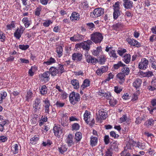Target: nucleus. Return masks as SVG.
<instances>
[{
	"instance_id": "1",
	"label": "nucleus",
	"mask_w": 156,
	"mask_h": 156,
	"mask_svg": "<svg viewBox=\"0 0 156 156\" xmlns=\"http://www.w3.org/2000/svg\"><path fill=\"white\" fill-rule=\"evenodd\" d=\"M103 39L102 34L99 32H95L90 35V40L96 44H100Z\"/></svg>"
},
{
	"instance_id": "2",
	"label": "nucleus",
	"mask_w": 156,
	"mask_h": 156,
	"mask_svg": "<svg viewBox=\"0 0 156 156\" xmlns=\"http://www.w3.org/2000/svg\"><path fill=\"white\" fill-rule=\"evenodd\" d=\"M80 94L78 93H75L74 92H72L70 94L69 96L70 102L73 105L80 101Z\"/></svg>"
},
{
	"instance_id": "3",
	"label": "nucleus",
	"mask_w": 156,
	"mask_h": 156,
	"mask_svg": "<svg viewBox=\"0 0 156 156\" xmlns=\"http://www.w3.org/2000/svg\"><path fill=\"white\" fill-rule=\"evenodd\" d=\"M93 42L90 40H88L77 44L79 48L83 50L88 51L90 48V45L93 44Z\"/></svg>"
},
{
	"instance_id": "4",
	"label": "nucleus",
	"mask_w": 156,
	"mask_h": 156,
	"mask_svg": "<svg viewBox=\"0 0 156 156\" xmlns=\"http://www.w3.org/2000/svg\"><path fill=\"white\" fill-rule=\"evenodd\" d=\"M104 10L102 8H96L93 11V12H91L90 16L93 18L97 17L104 14Z\"/></svg>"
},
{
	"instance_id": "5",
	"label": "nucleus",
	"mask_w": 156,
	"mask_h": 156,
	"mask_svg": "<svg viewBox=\"0 0 156 156\" xmlns=\"http://www.w3.org/2000/svg\"><path fill=\"white\" fill-rule=\"evenodd\" d=\"M97 119L98 121L104 120L107 117V113L106 111L103 109L99 110L97 113Z\"/></svg>"
},
{
	"instance_id": "6",
	"label": "nucleus",
	"mask_w": 156,
	"mask_h": 156,
	"mask_svg": "<svg viewBox=\"0 0 156 156\" xmlns=\"http://www.w3.org/2000/svg\"><path fill=\"white\" fill-rule=\"evenodd\" d=\"M41 99L39 98H36L33 101V108L35 112L40 111L41 108Z\"/></svg>"
},
{
	"instance_id": "7",
	"label": "nucleus",
	"mask_w": 156,
	"mask_h": 156,
	"mask_svg": "<svg viewBox=\"0 0 156 156\" xmlns=\"http://www.w3.org/2000/svg\"><path fill=\"white\" fill-rule=\"evenodd\" d=\"M126 41L128 44L131 46H135L137 48L140 47L141 46V44L139 42L133 38L128 37L126 39Z\"/></svg>"
},
{
	"instance_id": "8",
	"label": "nucleus",
	"mask_w": 156,
	"mask_h": 156,
	"mask_svg": "<svg viewBox=\"0 0 156 156\" xmlns=\"http://www.w3.org/2000/svg\"><path fill=\"white\" fill-rule=\"evenodd\" d=\"M148 63L149 62L147 59L145 58H142L139 63V68L141 70H145L147 67Z\"/></svg>"
},
{
	"instance_id": "9",
	"label": "nucleus",
	"mask_w": 156,
	"mask_h": 156,
	"mask_svg": "<svg viewBox=\"0 0 156 156\" xmlns=\"http://www.w3.org/2000/svg\"><path fill=\"white\" fill-rule=\"evenodd\" d=\"M25 29V28L21 26H20V28H17L14 34V36L18 39H20Z\"/></svg>"
},
{
	"instance_id": "10",
	"label": "nucleus",
	"mask_w": 156,
	"mask_h": 156,
	"mask_svg": "<svg viewBox=\"0 0 156 156\" xmlns=\"http://www.w3.org/2000/svg\"><path fill=\"white\" fill-rule=\"evenodd\" d=\"M82 55L79 52H75L72 55V59L77 62H80L82 58Z\"/></svg>"
},
{
	"instance_id": "11",
	"label": "nucleus",
	"mask_w": 156,
	"mask_h": 156,
	"mask_svg": "<svg viewBox=\"0 0 156 156\" xmlns=\"http://www.w3.org/2000/svg\"><path fill=\"white\" fill-rule=\"evenodd\" d=\"M84 38V36L80 34H77L74 35L73 37H70V40L72 41H81Z\"/></svg>"
},
{
	"instance_id": "12",
	"label": "nucleus",
	"mask_w": 156,
	"mask_h": 156,
	"mask_svg": "<svg viewBox=\"0 0 156 156\" xmlns=\"http://www.w3.org/2000/svg\"><path fill=\"white\" fill-rule=\"evenodd\" d=\"M53 131L55 136L59 137L62 135V129L61 128L58 126H55L53 128Z\"/></svg>"
},
{
	"instance_id": "13",
	"label": "nucleus",
	"mask_w": 156,
	"mask_h": 156,
	"mask_svg": "<svg viewBox=\"0 0 156 156\" xmlns=\"http://www.w3.org/2000/svg\"><path fill=\"white\" fill-rule=\"evenodd\" d=\"M108 70V66H102L97 70L96 73L98 75L101 76L103 73L106 72Z\"/></svg>"
},
{
	"instance_id": "14",
	"label": "nucleus",
	"mask_w": 156,
	"mask_h": 156,
	"mask_svg": "<svg viewBox=\"0 0 156 156\" xmlns=\"http://www.w3.org/2000/svg\"><path fill=\"white\" fill-rule=\"evenodd\" d=\"M86 61L89 63L95 64L98 62L97 59L90 55H87L86 57Z\"/></svg>"
},
{
	"instance_id": "15",
	"label": "nucleus",
	"mask_w": 156,
	"mask_h": 156,
	"mask_svg": "<svg viewBox=\"0 0 156 156\" xmlns=\"http://www.w3.org/2000/svg\"><path fill=\"white\" fill-rule=\"evenodd\" d=\"M43 102L44 103V106L45 108V112L49 114V107L51 105L50 101L48 98H46L43 101Z\"/></svg>"
},
{
	"instance_id": "16",
	"label": "nucleus",
	"mask_w": 156,
	"mask_h": 156,
	"mask_svg": "<svg viewBox=\"0 0 156 156\" xmlns=\"http://www.w3.org/2000/svg\"><path fill=\"white\" fill-rule=\"evenodd\" d=\"M49 71L50 74L52 76H55L57 75H59L58 70L57 67L54 66H51L50 68Z\"/></svg>"
},
{
	"instance_id": "17",
	"label": "nucleus",
	"mask_w": 156,
	"mask_h": 156,
	"mask_svg": "<svg viewBox=\"0 0 156 156\" xmlns=\"http://www.w3.org/2000/svg\"><path fill=\"white\" fill-rule=\"evenodd\" d=\"M123 6L126 9H130L133 7V2L130 0H123Z\"/></svg>"
},
{
	"instance_id": "18",
	"label": "nucleus",
	"mask_w": 156,
	"mask_h": 156,
	"mask_svg": "<svg viewBox=\"0 0 156 156\" xmlns=\"http://www.w3.org/2000/svg\"><path fill=\"white\" fill-rule=\"evenodd\" d=\"M70 20L73 22H75L80 19V15L78 13L76 12H73L70 17Z\"/></svg>"
},
{
	"instance_id": "19",
	"label": "nucleus",
	"mask_w": 156,
	"mask_h": 156,
	"mask_svg": "<svg viewBox=\"0 0 156 156\" xmlns=\"http://www.w3.org/2000/svg\"><path fill=\"white\" fill-rule=\"evenodd\" d=\"M70 83L75 89H78L80 87L79 81L77 79H71Z\"/></svg>"
},
{
	"instance_id": "20",
	"label": "nucleus",
	"mask_w": 156,
	"mask_h": 156,
	"mask_svg": "<svg viewBox=\"0 0 156 156\" xmlns=\"http://www.w3.org/2000/svg\"><path fill=\"white\" fill-rule=\"evenodd\" d=\"M73 136L72 134H69L67 136L65 141L68 144L69 146H71L74 143L73 141Z\"/></svg>"
},
{
	"instance_id": "21",
	"label": "nucleus",
	"mask_w": 156,
	"mask_h": 156,
	"mask_svg": "<svg viewBox=\"0 0 156 156\" xmlns=\"http://www.w3.org/2000/svg\"><path fill=\"white\" fill-rule=\"evenodd\" d=\"M50 73L49 71H46L41 75V78L42 80L48 81L50 80Z\"/></svg>"
},
{
	"instance_id": "22",
	"label": "nucleus",
	"mask_w": 156,
	"mask_h": 156,
	"mask_svg": "<svg viewBox=\"0 0 156 156\" xmlns=\"http://www.w3.org/2000/svg\"><path fill=\"white\" fill-rule=\"evenodd\" d=\"M111 146L109 149L112 151H118V143L117 141H115L112 142L111 143Z\"/></svg>"
},
{
	"instance_id": "23",
	"label": "nucleus",
	"mask_w": 156,
	"mask_h": 156,
	"mask_svg": "<svg viewBox=\"0 0 156 156\" xmlns=\"http://www.w3.org/2000/svg\"><path fill=\"white\" fill-rule=\"evenodd\" d=\"M125 75L122 73H118L116 75V77L120 80L119 83L122 84L124 82L125 80Z\"/></svg>"
},
{
	"instance_id": "24",
	"label": "nucleus",
	"mask_w": 156,
	"mask_h": 156,
	"mask_svg": "<svg viewBox=\"0 0 156 156\" xmlns=\"http://www.w3.org/2000/svg\"><path fill=\"white\" fill-rule=\"evenodd\" d=\"M142 83V81L141 79L138 78L135 80L133 83V86L136 89L139 88L140 86Z\"/></svg>"
},
{
	"instance_id": "25",
	"label": "nucleus",
	"mask_w": 156,
	"mask_h": 156,
	"mask_svg": "<svg viewBox=\"0 0 156 156\" xmlns=\"http://www.w3.org/2000/svg\"><path fill=\"white\" fill-rule=\"evenodd\" d=\"M63 51V48L61 46H59L56 47L55 49V52L57 53L58 58H60L62 55Z\"/></svg>"
},
{
	"instance_id": "26",
	"label": "nucleus",
	"mask_w": 156,
	"mask_h": 156,
	"mask_svg": "<svg viewBox=\"0 0 156 156\" xmlns=\"http://www.w3.org/2000/svg\"><path fill=\"white\" fill-rule=\"evenodd\" d=\"M58 149L59 152L63 154L67 151L68 147L66 145H62L58 147Z\"/></svg>"
},
{
	"instance_id": "27",
	"label": "nucleus",
	"mask_w": 156,
	"mask_h": 156,
	"mask_svg": "<svg viewBox=\"0 0 156 156\" xmlns=\"http://www.w3.org/2000/svg\"><path fill=\"white\" fill-rule=\"evenodd\" d=\"M90 113L88 111L86 110L83 115L84 119L86 122L88 123L90 121Z\"/></svg>"
},
{
	"instance_id": "28",
	"label": "nucleus",
	"mask_w": 156,
	"mask_h": 156,
	"mask_svg": "<svg viewBox=\"0 0 156 156\" xmlns=\"http://www.w3.org/2000/svg\"><path fill=\"white\" fill-rule=\"evenodd\" d=\"M90 85V81L88 79H86L83 81L81 87L82 90H84Z\"/></svg>"
},
{
	"instance_id": "29",
	"label": "nucleus",
	"mask_w": 156,
	"mask_h": 156,
	"mask_svg": "<svg viewBox=\"0 0 156 156\" xmlns=\"http://www.w3.org/2000/svg\"><path fill=\"white\" fill-rule=\"evenodd\" d=\"M90 145L92 147L94 146L97 144L98 139V137L92 136L90 137Z\"/></svg>"
},
{
	"instance_id": "30",
	"label": "nucleus",
	"mask_w": 156,
	"mask_h": 156,
	"mask_svg": "<svg viewBox=\"0 0 156 156\" xmlns=\"http://www.w3.org/2000/svg\"><path fill=\"white\" fill-rule=\"evenodd\" d=\"M39 139V135H36L31 138L30 143L34 145L37 144Z\"/></svg>"
},
{
	"instance_id": "31",
	"label": "nucleus",
	"mask_w": 156,
	"mask_h": 156,
	"mask_svg": "<svg viewBox=\"0 0 156 156\" xmlns=\"http://www.w3.org/2000/svg\"><path fill=\"white\" fill-rule=\"evenodd\" d=\"M101 91V92L99 91L98 93V95H100L101 96L104 97L107 99L109 100H110L112 97V96H111V95L110 93H106L102 92V91Z\"/></svg>"
},
{
	"instance_id": "32",
	"label": "nucleus",
	"mask_w": 156,
	"mask_h": 156,
	"mask_svg": "<svg viewBox=\"0 0 156 156\" xmlns=\"http://www.w3.org/2000/svg\"><path fill=\"white\" fill-rule=\"evenodd\" d=\"M56 62V60L54 58L52 57L48 59L46 61H45L43 62V64H46L47 65H50Z\"/></svg>"
},
{
	"instance_id": "33",
	"label": "nucleus",
	"mask_w": 156,
	"mask_h": 156,
	"mask_svg": "<svg viewBox=\"0 0 156 156\" xmlns=\"http://www.w3.org/2000/svg\"><path fill=\"white\" fill-rule=\"evenodd\" d=\"M123 60L126 64H128L130 61L131 55L129 54H126L123 57Z\"/></svg>"
},
{
	"instance_id": "34",
	"label": "nucleus",
	"mask_w": 156,
	"mask_h": 156,
	"mask_svg": "<svg viewBox=\"0 0 156 156\" xmlns=\"http://www.w3.org/2000/svg\"><path fill=\"white\" fill-rule=\"evenodd\" d=\"M108 54L111 58H112L114 60L118 57L115 50H111L108 52Z\"/></svg>"
},
{
	"instance_id": "35",
	"label": "nucleus",
	"mask_w": 156,
	"mask_h": 156,
	"mask_svg": "<svg viewBox=\"0 0 156 156\" xmlns=\"http://www.w3.org/2000/svg\"><path fill=\"white\" fill-rule=\"evenodd\" d=\"M126 65L121 61H119L117 64L113 65V68L115 69H118L120 67H124Z\"/></svg>"
},
{
	"instance_id": "36",
	"label": "nucleus",
	"mask_w": 156,
	"mask_h": 156,
	"mask_svg": "<svg viewBox=\"0 0 156 156\" xmlns=\"http://www.w3.org/2000/svg\"><path fill=\"white\" fill-rule=\"evenodd\" d=\"M19 145L15 144L11 147V150L13 154H16L19 152Z\"/></svg>"
},
{
	"instance_id": "37",
	"label": "nucleus",
	"mask_w": 156,
	"mask_h": 156,
	"mask_svg": "<svg viewBox=\"0 0 156 156\" xmlns=\"http://www.w3.org/2000/svg\"><path fill=\"white\" fill-rule=\"evenodd\" d=\"M154 121L152 119H150L147 120L145 123L144 125L146 127H150L151 126H152L154 123Z\"/></svg>"
},
{
	"instance_id": "38",
	"label": "nucleus",
	"mask_w": 156,
	"mask_h": 156,
	"mask_svg": "<svg viewBox=\"0 0 156 156\" xmlns=\"http://www.w3.org/2000/svg\"><path fill=\"white\" fill-rule=\"evenodd\" d=\"M48 90L45 85H43L40 89V93L41 94L44 95L47 93Z\"/></svg>"
},
{
	"instance_id": "39",
	"label": "nucleus",
	"mask_w": 156,
	"mask_h": 156,
	"mask_svg": "<svg viewBox=\"0 0 156 156\" xmlns=\"http://www.w3.org/2000/svg\"><path fill=\"white\" fill-rule=\"evenodd\" d=\"M7 96V93L5 91H3L0 93V104H2L3 102V100Z\"/></svg>"
},
{
	"instance_id": "40",
	"label": "nucleus",
	"mask_w": 156,
	"mask_h": 156,
	"mask_svg": "<svg viewBox=\"0 0 156 156\" xmlns=\"http://www.w3.org/2000/svg\"><path fill=\"white\" fill-rule=\"evenodd\" d=\"M123 27V24L120 23H118L114 24L113 27V29L116 30H121Z\"/></svg>"
},
{
	"instance_id": "41",
	"label": "nucleus",
	"mask_w": 156,
	"mask_h": 156,
	"mask_svg": "<svg viewBox=\"0 0 156 156\" xmlns=\"http://www.w3.org/2000/svg\"><path fill=\"white\" fill-rule=\"evenodd\" d=\"M63 65L61 64H58V67H57L58 70L59 75H61L63 73L66 71L63 67Z\"/></svg>"
},
{
	"instance_id": "42",
	"label": "nucleus",
	"mask_w": 156,
	"mask_h": 156,
	"mask_svg": "<svg viewBox=\"0 0 156 156\" xmlns=\"http://www.w3.org/2000/svg\"><path fill=\"white\" fill-rule=\"evenodd\" d=\"M82 138V134L80 132H76L75 134V140L76 141L78 142Z\"/></svg>"
},
{
	"instance_id": "43",
	"label": "nucleus",
	"mask_w": 156,
	"mask_h": 156,
	"mask_svg": "<svg viewBox=\"0 0 156 156\" xmlns=\"http://www.w3.org/2000/svg\"><path fill=\"white\" fill-rule=\"evenodd\" d=\"M101 51L102 48L101 46H99L97 48L96 50L93 51L92 54L96 56L98 55Z\"/></svg>"
},
{
	"instance_id": "44",
	"label": "nucleus",
	"mask_w": 156,
	"mask_h": 156,
	"mask_svg": "<svg viewBox=\"0 0 156 156\" xmlns=\"http://www.w3.org/2000/svg\"><path fill=\"white\" fill-rule=\"evenodd\" d=\"M33 97V94L32 92L30 90L27 91L26 94H25L26 101H29V100Z\"/></svg>"
},
{
	"instance_id": "45",
	"label": "nucleus",
	"mask_w": 156,
	"mask_h": 156,
	"mask_svg": "<svg viewBox=\"0 0 156 156\" xmlns=\"http://www.w3.org/2000/svg\"><path fill=\"white\" fill-rule=\"evenodd\" d=\"M22 22L24 23L26 28L28 27L30 25V21L28 17H24L22 20Z\"/></svg>"
},
{
	"instance_id": "46",
	"label": "nucleus",
	"mask_w": 156,
	"mask_h": 156,
	"mask_svg": "<svg viewBox=\"0 0 156 156\" xmlns=\"http://www.w3.org/2000/svg\"><path fill=\"white\" fill-rule=\"evenodd\" d=\"M117 101L112 97L109 101V103L111 106H114L117 103Z\"/></svg>"
},
{
	"instance_id": "47",
	"label": "nucleus",
	"mask_w": 156,
	"mask_h": 156,
	"mask_svg": "<svg viewBox=\"0 0 156 156\" xmlns=\"http://www.w3.org/2000/svg\"><path fill=\"white\" fill-rule=\"evenodd\" d=\"M123 68L122 69V73H123L124 74H125L126 76V75H128L129 74L130 72V70L128 67H123Z\"/></svg>"
},
{
	"instance_id": "48",
	"label": "nucleus",
	"mask_w": 156,
	"mask_h": 156,
	"mask_svg": "<svg viewBox=\"0 0 156 156\" xmlns=\"http://www.w3.org/2000/svg\"><path fill=\"white\" fill-rule=\"evenodd\" d=\"M113 18L115 19L117 18L118 16L120 15V11L119 10H114Z\"/></svg>"
},
{
	"instance_id": "49",
	"label": "nucleus",
	"mask_w": 156,
	"mask_h": 156,
	"mask_svg": "<svg viewBox=\"0 0 156 156\" xmlns=\"http://www.w3.org/2000/svg\"><path fill=\"white\" fill-rule=\"evenodd\" d=\"M122 90V88L120 86H117L114 87V91L117 94L120 93Z\"/></svg>"
},
{
	"instance_id": "50",
	"label": "nucleus",
	"mask_w": 156,
	"mask_h": 156,
	"mask_svg": "<svg viewBox=\"0 0 156 156\" xmlns=\"http://www.w3.org/2000/svg\"><path fill=\"white\" fill-rule=\"evenodd\" d=\"M118 54L120 56H122L123 55L127 52L126 49L121 48L117 51Z\"/></svg>"
},
{
	"instance_id": "51",
	"label": "nucleus",
	"mask_w": 156,
	"mask_h": 156,
	"mask_svg": "<svg viewBox=\"0 0 156 156\" xmlns=\"http://www.w3.org/2000/svg\"><path fill=\"white\" fill-rule=\"evenodd\" d=\"M36 67L33 66H31V68L29 70L28 73L30 76H33L34 75V72L36 70Z\"/></svg>"
},
{
	"instance_id": "52",
	"label": "nucleus",
	"mask_w": 156,
	"mask_h": 156,
	"mask_svg": "<svg viewBox=\"0 0 156 156\" xmlns=\"http://www.w3.org/2000/svg\"><path fill=\"white\" fill-rule=\"evenodd\" d=\"M80 128V126L79 124L75 123L72 125V129L73 130H77Z\"/></svg>"
},
{
	"instance_id": "53",
	"label": "nucleus",
	"mask_w": 156,
	"mask_h": 156,
	"mask_svg": "<svg viewBox=\"0 0 156 156\" xmlns=\"http://www.w3.org/2000/svg\"><path fill=\"white\" fill-rule=\"evenodd\" d=\"M29 47L28 45H21L20 44L19 45L20 49L23 50H26Z\"/></svg>"
},
{
	"instance_id": "54",
	"label": "nucleus",
	"mask_w": 156,
	"mask_h": 156,
	"mask_svg": "<svg viewBox=\"0 0 156 156\" xmlns=\"http://www.w3.org/2000/svg\"><path fill=\"white\" fill-rule=\"evenodd\" d=\"M136 146L137 147L143 150L145 148V146L144 143H140L138 142Z\"/></svg>"
},
{
	"instance_id": "55",
	"label": "nucleus",
	"mask_w": 156,
	"mask_h": 156,
	"mask_svg": "<svg viewBox=\"0 0 156 156\" xmlns=\"http://www.w3.org/2000/svg\"><path fill=\"white\" fill-rule=\"evenodd\" d=\"M104 141L106 145H107L109 143L110 138L108 135H105L104 136Z\"/></svg>"
},
{
	"instance_id": "56",
	"label": "nucleus",
	"mask_w": 156,
	"mask_h": 156,
	"mask_svg": "<svg viewBox=\"0 0 156 156\" xmlns=\"http://www.w3.org/2000/svg\"><path fill=\"white\" fill-rule=\"evenodd\" d=\"M52 23V22L50 20H46L43 23V25L45 27H48L50 24Z\"/></svg>"
},
{
	"instance_id": "57",
	"label": "nucleus",
	"mask_w": 156,
	"mask_h": 156,
	"mask_svg": "<svg viewBox=\"0 0 156 156\" xmlns=\"http://www.w3.org/2000/svg\"><path fill=\"white\" fill-rule=\"evenodd\" d=\"M5 39V34L3 33L2 32L1 33L0 32V41L2 42H4Z\"/></svg>"
},
{
	"instance_id": "58",
	"label": "nucleus",
	"mask_w": 156,
	"mask_h": 156,
	"mask_svg": "<svg viewBox=\"0 0 156 156\" xmlns=\"http://www.w3.org/2000/svg\"><path fill=\"white\" fill-rule=\"evenodd\" d=\"M41 7H38L35 9V15L37 16H39L40 15V12L41 11Z\"/></svg>"
},
{
	"instance_id": "59",
	"label": "nucleus",
	"mask_w": 156,
	"mask_h": 156,
	"mask_svg": "<svg viewBox=\"0 0 156 156\" xmlns=\"http://www.w3.org/2000/svg\"><path fill=\"white\" fill-rule=\"evenodd\" d=\"M112 151L108 148L105 153V156H112Z\"/></svg>"
},
{
	"instance_id": "60",
	"label": "nucleus",
	"mask_w": 156,
	"mask_h": 156,
	"mask_svg": "<svg viewBox=\"0 0 156 156\" xmlns=\"http://www.w3.org/2000/svg\"><path fill=\"white\" fill-rule=\"evenodd\" d=\"M6 27L8 30H11L12 28L15 27V25L14 23L12 22L10 24L7 25Z\"/></svg>"
},
{
	"instance_id": "61",
	"label": "nucleus",
	"mask_w": 156,
	"mask_h": 156,
	"mask_svg": "<svg viewBox=\"0 0 156 156\" xmlns=\"http://www.w3.org/2000/svg\"><path fill=\"white\" fill-rule=\"evenodd\" d=\"M127 118L126 115H124L122 116L119 119V122L122 123L126 121L127 119Z\"/></svg>"
},
{
	"instance_id": "62",
	"label": "nucleus",
	"mask_w": 156,
	"mask_h": 156,
	"mask_svg": "<svg viewBox=\"0 0 156 156\" xmlns=\"http://www.w3.org/2000/svg\"><path fill=\"white\" fill-rule=\"evenodd\" d=\"M110 135L111 137L114 138H116L119 136V135L116 134L115 132L113 131H111L110 133Z\"/></svg>"
},
{
	"instance_id": "63",
	"label": "nucleus",
	"mask_w": 156,
	"mask_h": 156,
	"mask_svg": "<svg viewBox=\"0 0 156 156\" xmlns=\"http://www.w3.org/2000/svg\"><path fill=\"white\" fill-rule=\"evenodd\" d=\"M119 2H117L113 5L114 10H119Z\"/></svg>"
},
{
	"instance_id": "64",
	"label": "nucleus",
	"mask_w": 156,
	"mask_h": 156,
	"mask_svg": "<svg viewBox=\"0 0 156 156\" xmlns=\"http://www.w3.org/2000/svg\"><path fill=\"white\" fill-rule=\"evenodd\" d=\"M121 156H130V154L126 151H124L121 153Z\"/></svg>"
}]
</instances>
